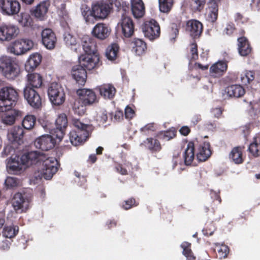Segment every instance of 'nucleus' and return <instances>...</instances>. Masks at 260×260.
I'll return each instance as SVG.
<instances>
[{
    "mask_svg": "<svg viewBox=\"0 0 260 260\" xmlns=\"http://www.w3.org/2000/svg\"><path fill=\"white\" fill-rule=\"evenodd\" d=\"M18 93L14 88L4 87L0 90V112L2 122L7 125L14 123L17 117L20 116L21 112L12 108L15 106L18 100Z\"/></svg>",
    "mask_w": 260,
    "mask_h": 260,
    "instance_id": "f257e3e1",
    "label": "nucleus"
},
{
    "mask_svg": "<svg viewBox=\"0 0 260 260\" xmlns=\"http://www.w3.org/2000/svg\"><path fill=\"white\" fill-rule=\"evenodd\" d=\"M41 154L37 151H32L24 153L21 156L15 155L11 157L7 167L13 173H17L25 168L41 160Z\"/></svg>",
    "mask_w": 260,
    "mask_h": 260,
    "instance_id": "f03ea898",
    "label": "nucleus"
},
{
    "mask_svg": "<svg viewBox=\"0 0 260 260\" xmlns=\"http://www.w3.org/2000/svg\"><path fill=\"white\" fill-rule=\"evenodd\" d=\"M112 6L105 3L98 2L92 5L82 8V15L86 23L93 24L98 19H103L110 13Z\"/></svg>",
    "mask_w": 260,
    "mask_h": 260,
    "instance_id": "7ed1b4c3",
    "label": "nucleus"
},
{
    "mask_svg": "<svg viewBox=\"0 0 260 260\" xmlns=\"http://www.w3.org/2000/svg\"><path fill=\"white\" fill-rule=\"evenodd\" d=\"M73 124L75 129L70 133V142L74 146H78L88 138L92 130V127L91 125L82 123L77 119L73 120Z\"/></svg>",
    "mask_w": 260,
    "mask_h": 260,
    "instance_id": "20e7f679",
    "label": "nucleus"
},
{
    "mask_svg": "<svg viewBox=\"0 0 260 260\" xmlns=\"http://www.w3.org/2000/svg\"><path fill=\"white\" fill-rule=\"evenodd\" d=\"M1 68L4 76L10 80L17 77L20 71L18 64L11 57H6L3 59Z\"/></svg>",
    "mask_w": 260,
    "mask_h": 260,
    "instance_id": "39448f33",
    "label": "nucleus"
},
{
    "mask_svg": "<svg viewBox=\"0 0 260 260\" xmlns=\"http://www.w3.org/2000/svg\"><path fill=\"white\" fill-rule=\"evenodd\" d=\"M49 99L55 106H60L65 101L66 94L63 88L58 83H51L48 89Z\"/></svg>",
    "mask_w": 260,
    "mask_h": 260,
    "instance_id": "423d86ee",
    "label": "nucleus"
},
{
    "mask_svg": "<svg viewBox=\"0 0 260 260\" xmlns=\"http://www.w3.org/2000/svg\"><path fill=\"white\" fill-rule=\"evenodd\" d=\"M41 156V160L39 161H43L42 176L47 180L50 179L57 171L59 166L58 162L55 157H48L43 160V158L44 157V153L40 152ZM37 162H39L38 161Z\"/></svg>",
    "mask_w": 260,
    "mask_h": 260,
    "instance_id": "0eeeda50",
    "label": "nucleus"
},
{
    "mask_svg": "<svg viewBox=\"0 0 260 260\" xmlns=\"http://www.w3.org/2000/svg\"><path fill=\"white\" fill-rule=\"evenodd\" d=\"M144 36L151 41L158 38L160 35V27L158 23L154 19L144 22L142 25Z\"/></svg>",
    "mask_w": 260,
    "mask_h": 260,
    "instance_id": "6e6552de",
    "label": "nucleus"
},
{
    "mask_svg": "<svg viewBox=\"0 0 260 260\" xmlns=\"http://www.w3.org/2000/svg\"><path fill=\"white\" fill-rule=\"evenodd\" d=\"M79 60L80 63L89 71L96 69L102 65L99 53L82 54Z\"/></svg>",
    "mask_w": 260,
    "mask_h": 260,
    "instance_id": "1a4fd4ad",
    "label": "nucleus"
},
{
    "mask_svg": "<svg viewBox=\"0 0 260 260\" xmlns=\"http://www.w3.org/2000/svg\"><path fill=\"white\" fill-rule=\"evenodd\" d=\"M135 23L132 18L123 15L118 23V28L122 38H129L134 36L135 31Z\"/></svg>",
    "mask_w": 260,
    "mask_h": 260,
    "instance_id": "9d476101",
    "label": "nucleus"
},
{
    "mask_svg": "<svg viewBox=\"0 0 260 260\" xmlns=\"http://www.w3.org/2000/svg\"><path fill=\"white\" fill-rule=\"evenodd\" d=\"M30 86H25L23 90L24 99L34 109H39L42 107V98L38 91Z\"/></svg>",
    "mask_w": 260,
    "mask_h": 260,
    "instance_id": "9b49d317",
    "label": "nucleus"
},
{
    "mask_svg": "<svg viewBox=\"0 0 260 260\" xmlns=\"http://www.w3.org/2000/svg\"><path fill=\"white\" fill-rule=\"evenodd\" d=\"M50 135H44L34 141V145L36 148L42 151H47L53 148L56 143V141L53 137Z\"/></svg>",
    "mask_w": 260,
    "mask_h": 260,
    "instance_id": "f8f14e48",
    "label": "nucleus"
},
{
    "mask_svg": "<svg viewBox=\"0 0 260 260\" xmlns=\"http://www.w3.org/2000/svg\"><path fill=\"white\" fill-rule=\"evenodd\" d=\"M0 8L3 14L12 16L19 13L21 6L17 0H0Z\"/></svg>",
    "mask_w": 260,
    "mask_h": 260,
    "instance_id": "ddd939ff",
    "label": "nucleus"
},
{
    "mask_svg": "<svg viewBox=\"0 0 260 260\" xmlns=\"http://www.w3.org/2000/svg\"><path fill=\"white\" fill-rule=\"evenodd\" d=\"M19 32V28L10 24H2L0 25V40L10 41L16 38Z\"/></svg>",
    "mask_w": 260,
    "mask_h": 260,
    "instance_id": "4468645a",
    "label": "nucleus"
},
{
    "mask_svg": "<svg viewBox=\"0 0 260 260\" xmlns=\"http://www.w3.org/2000/svg\"><path fill=\"white\" fill-rule=\"evenodd\" d=\"M56 128L52 133L53 136L60 141L64 135L65 130L68 126L67 117L65 114H60L55 121Z\"/></svg>",
    "mask_w": 260,
    "mask_h": 260,
    "instance_id": "2eb2a0df",
    "label": "nucleus"
},
{
    "mask_svg": "<svg viewBox=\"0 0 260 260\" xmlns=\"http://www.w3.org/2000/svg\"><path fill=\"white\" fill-rule=\"evenodd\" d=\"M186 30L188 31L190 36L194 39L199 38L203 30L202 23L195 19H191L186 22Z\"/></svg>",
    "mask_w": 260,
    "mask_h": 260,
    "instance_id": "dca6fc26",
    "label": "nucleus"
},
{
    "mask_svg": "<svg viewBox=\"0 0 260 260\" xmlns=\"http://www.w3.org/2000/svg\"><path fill=\"white\" fill-rule=\"evenodd\" d=\"M86 69L81 64L74 66L71 70V75L76 83L79 85L83 86L87 79V72Z\"/></svg>",
    "mask_w": 260,
    "mask_h": 260,
    "instance_id": "f3484780",
    "label": "nucleus"
},
{
    "mask_svg": "<svg viewBox=\"0 0 260 260\" xmlns=\"http://www.w3.org/2000/svg\"><path fill=\"white\" fill-rule=\"evenodd\" d=\"M111 31V28L107 24L98 23L93 28L91 34L95 38L104 40L109 36Z\"/></svg>",
    "mask_w": 260,
    "mask_h": 260,
    "instance_id": "a211bd4d",
    "label": "nucleus"
},
{
    "mask_svg": "<svg viewBox=\"0 0 260 260\" xmlns=\"http://www.w3.org/2000/svg\"><path fill=\"white\" fill-rule=\"evenodd\" d=\"M42 42L48 49H53L56 43V37L55 33L50 28L43 29L41 33Z\"/></svg>",
    "mask_w": 260,
    "mask_h": 260,
    "instance_id": "6ab92c4d",
    "label": "nucleus"
},
{
    "mask_svg": "<svg viewBox=\"0 0 260 260\" xmlns=\"http://www.w3.org/2000/svg\"><path fill=\"white\" fill-rule=\"evenodd\" d=\"M77 94L86 106H90L98 102L95 93L91 89L82 88L77 91Z\"/></svg>",
    "mask_w": 260,
    "mask_h": 260,
    "instance_id": "aec40b11",
    "label": "nucleus"
},
{
    "mask_svg": "<svg viewBox=\"0 0 260 260\" xmlns=\"http://www.w3.org/2000/svg\"><path fill=\"white\" fill-rule=\"evenodd\" d=\"M227 70L228 61L219 60L210 67V75L214 78H220L225 74Z\"/></svg>",
    "mask_w": 260,
    "mask_h": 260,
    "instance_id": "412c9836",
    "label": "nucleus"
},
{
    "mask_svg": "<svg viewBox=\"0 0 260 260\" xmlns=\"http://www.w3.org/2000/svg\"><path fill=\"white\" fill-rule=\"evenodd\" d=\"M197 149L196 157L199 161H205L210 157L212 152L209 142L200 144Z\"/></svg>",
    "mask_w": 260,
    "mask_h": 260,
    "instance_id": "4be33fe9",
    "label": "nucleus"
},
{
    "mask_svg": "<svg viewBox=\"0 0 260 260\" xmlns=\"http://www.w3.org/2000/svg\"><path fill=\"white\" fill-rule=\"evenodd\" d=\"M82 44L85 54L99 53L97 51L96 42L92 37L88 36H84L82 39Z\"/></svg>",
    "mask_w": 260,
    "mask_h": 260,
    "instance_id": "5701e85b",
    "label": "nucleus"
},
{
    "mask_svg": "<svg viewBox=\"0 0 260 260\" xmlns=\"http://www.w3.org/2000/svg\"><path fill=\"white\" fill-rule=\"evenodd\" d=\"M141 146H144L152 153H158L162 149L159 141L152 137L147 138L141 144Z\"/></svg>",
    "mask_w": 260,
    "mask_h": 260,
    "instance_id": "b1692460",
    "label": "nucleus"
},
{
    "mask_svg": "<svg viewBox=\"0 0 260 260\" xmlns=\"http://www.w3.org/2000/svg\"><path fill=\"white\" fill-rule=\"evenodd\" d=\"M24 131L20 126H14L8 134V138L12 143L20 145L22 142Z\"/></svg>",
    "mask_w": 260,
    "mask_h": 260,
    "instance_id": "393cba45",
    "label": "nucleus"
},
{
    "mask_svg": "<svg viewBox=\"0 0 260 260\" xmlns=\"http://www.w3.org/2000/svg\"><path fill=\"white\" fill-rule=\"evenodd\" d=\"M195 147L194 143L192 141L187 143L183 154L184 162L186 166L191 165L195 158Z\"/></svg>",
    "mask_w": 260,
    "mask_h": 260,
    "instance_id": "a878e982",
    "label": "nucleus"
},
{
    "mask_svg": "<svg viewBox=\"0 0 260 260\" xmlns=\"http://www.w3.org/2000/svg\"><path fill=\"white\" fill-rule=\"evenodd\" d=\"M42 56L38 53L32 54L25 64V69L28 72L33 71L41 63Z\"/></svg>",
    "mask_w": 260,
    "mask_h": 260,
    "instance_id": "bb28decb",
    "label": "nucleus"
},
{
    "mask_svg": "<svg viewBox=\"0 0 260 260\" xmlns=\"http://www.w3.org/2000/svg\"><path fill=\"white\" fill-rule=\"evenodd\" d=\"M238 51L240 55L246 56L249 55L252 51L248 39L244 36L238 38Z\"/></svg>",
    "mask_w": 260,
    "mask_h": 260,
    "instance_id": "cd10ccee",
    "label": "nucleus"
},
{
    "mask_svg": "<svg viewBox=\"0 0 260 260\" xmlns=\"http://www.w3.org/2000/svg\"><path fill=\"white\" fill-rule=\"evenodd\" d=\"M96 89L101 95L105 99H111L115 94L116 89L111 84H103L98 87Z\"/></svg>",
    "mask_w": 260,
    "mask_h": 260,
    "instance_id": "c85d7f7f",
    "label": "nucleus"
},
{
    "mask_svg": "<svg viewBox=\"0 0 260 260\" xmlns=\"http://www.w3.org/2000/svg\"><path fill=\"white\" fill-rule=\"evenodd\" d=\"M27 84L26 86H30L34 89L40 88L43 84V78L39 74L30 73L27 76Z\"/></svg>",
    "mask_w": 260,
    "mask_h": 260,
    "instance_id": "c756f323",
    "label": "nucleus"
},
{
    "mask_svg": "<svg viewBox=\"0 0 260 260\" xmlns=\"http://www.w3.org/2000/svg\"><path fill=\"white\" fill-rule=\"evenodd\" d=\"M132 51L139 56L145 53L147 49L146 43L142 39L135 38L131 43Z\"/></svg>",
    "mask_w": 260,
    "mask_h": 260,
    "instance_id": "7c9ffc66",
    "label": "nucleus"
},
{
    "mask_svg": "<svg viewBox=\"0 0 260 260\" xmlns=\"http://www.w3.org/2000/svg\"><path fill=\"white\" fill-rule=\"evenodd\" d=\"M225 92L230 97L240 98L245 93L244 88L239 85H232L225 88Z\"/></svg>",
    "mask_w": 260,
    "mask_h": 260,
    "instance_id": "2f4dec72",
    "label": "nucleus"
},
{
    "mask_svg": "<svg viewBox=\"0 0 260 260\" xmlns=\"http://www.w3.org/2000/svg\"><path fill=\"white\" fill-rule=\"evenodd\" d=\"M132 12L135 18H138L143 16L145 7L142 0H133L132 1Z\"/></svg>",
    "mask_w": 260,
    "mask_h": 260,
    "instance_id": "473e14b6",
    "label": "nucleus"
},
{
    "mask_svg": "<svg viewBox=\"0 0 260 260\" xmlns=\"http://www.w3.org/2000/svg\"><path fill=\"white\" fill-rule=\"evenodd\" d=\"M229 158L236 164H241L243 161L242 148L237 146L233 148L229 154Z\"/></svg>",
    "mask_w": 260,
    "mask_h": 260,
    "instance_id": "72a5a7b5",
    "label": "nucleus"
},
{
    "mask_svg": "<svg viewBox=\"0 0 260 260\" xmlns=\"http://www.w3.org/2000/svg\"><path fill=\"white\" fill-rule=\"evenodd\" d=\"M13 206L16 210L23 209L27 206V203L26 202L22 193H16L12 200Z\"/></svg>",
    "mask_w": 260,
    "mask_h": 260,
    "instance_id": "f704fd0d",
    "label": "nucleus"
},
{
    "mask_svg": "<svg viewBox=\"0 0 260 260\" xmlns=\"http://www.w3.org/2000/svg\"><path fill=\"white\" fill-rule=\"evenodd\" d=\"M249 152L254 157L260 155V136H256L249 146Z\"/></svg>",
    "mask_w": 260,
    "mask_h": 260,
    "instance_id": "c9c22d12",
    "label": "nucleus"
},
{
    "mask_svg": "<svg viewBox=\"0 0 260 260\" xmlns=\"http://www.w3.org/2000/svg\"><path fill=\"white\" fill-rule=\"evenodd\" d=\"M119 46L116 43H113L106 49L105 55L109 60H114L116 59L119 51Z\"/></svg>",
    "mask_w": 260,
    "mask_h": 260,
    "instance_id": "e433bc0d",
    "label": "nucleus"
},
{
    "mask_svg": "<svg viewBox=\"0 0 260 260\" xmlns=\"http://www.w3.org/2000/svg\"><path fill=\"white\" fill-rule=\"evenodd\" d=\"M86 106H87L84 104L83 101L79 98L74 101L72 109L75 113L79 115H82L86 112Z\"/></svg>",
    "mask_w": 260,
    "mask_h": 260,
    "instance_id": "4c0bfd02",
    "label": "nucleus"
},
{
    "mask_svg": "<svg viewBox=\"0 0 260 260\" xmlns=\"http://www.w3.org/2000/svg\"><path fill=\"white\" fill-rule=\"evenodd\" d=\"M214 250L216 252L217 257L219 259L226 257L230 251L229 247L224 244H215Z\"/></svg>",
    "mask_w": 260,
    "mask_h": 260,
    "instance_id": "58836bf2",
    "label": "nucleus"
},
{
    "mask_svg": "<svg viewBox=\"0 0 260 260\" xmlns=\"http://www.w3.org/2000/svg\"><path fill=\"white\" fill-rule=\"evenodd\" d=\"M48 11V8L45 3L38 5L34 10L32 14L35 17L43 20Z\"/></svg>",
    "mask_w": 260,
    "mask_h": 260,
    "instance_id": "ea45409f",
    "label": "nucleus"
},
{
    "mask_svg": "<svg viewBox=\"0 0 260 260\" xmlns=\"http://www.w3.org/2000/svg\"><path fill=\"white\" fill-rule=\"evenodd\" d=\"M19 232V227L17 225H12L6 226L4 228L3 234L7 238H13L15 237Z\"/></svg>",
    "mask_w": 260,
    "mask_h": 260,
    "instance_id": "a19ab883",
    "label": "nucleus"
},
{
    "mask_svg": "<svg viewBox=\"0 0 260 260\" xmlns=\"http://www.w3.org/2000/svg\"><path fill=\"white\" fill-rule=\"evenodd\" d=\"M36 117L32 115H26L22 122V125L24 128L30 130L32 129L36 123Z\"/></svg>",
    "mask_w": 260,
    "mask_h": 260,
    "instance_id": "79ce46f5",
    "label": "nucleus"
},
{
    "mask_svg": "<svg viewBox=\"0 0 260 260\" xmlns=\"http://www.w3.org/2000/svg\"><path fill=\"white\" fill-rule=\"evenodd\" d=\"M183 248V254L185 255L188 260H195L196 257L193 255L191 250V244L187 242H184L181 245Z\"/></svg>",
    "mask_w": 260,
    "mask_h": 260,
    "instance_id": "37998d69",
    "label": "nucleus"
},
{
    "mask_svg": "<svg viewBox=\"0 0 260 260\" xmlns=\"http://www.w3.org/2000/svg\"><path fill=\"white\" fill-rule=\"evenodd\" d=\"M177 131L174 127H171L167 131L160 132L159 134L160 138L166 141L173 139L176 136Z\"/></svg>",
    "mask_w": 260,
    "mask_h": 260,
    "instance_id": "c03bdc74",
    "label": "nucleus"
},
{
    "mask_svg": "<svg viewBox=\"0 0 260 260\" xmlns=\"http://www.w3.org/2000/svg\"><path fill=\"white\" fill-rule=\"evenodd\" d=\"M19 23L23 26L32 27L33 20L30 15L26 13H22L18 20Z\"/></svg>",
    "mask_w": 260,
    "mask_h": 260,
    "instance_id": "a18cd8bd",
    "label": "nucleus"
},
{
    "mask_svg": "<svg viewBox=\"0 0 260 260\" xmlns=\"http://www.w3.org/2000/svg\"><path fill=\"white\" fill-rule=\"evenodd\" d=\"M21 39L15 41L11 48V52L19 55L24 53Z\"/></svg>",
    "mask_w": 260,
    "mask_h": 260,
    "instance_id": "49530a36",
    "label": "nucleus"
},
{
    "mask_svg": "<svg viewBox=\"0 0 260 260\" xmlns=\"http://www.w3.org/2000/svg\"><path fill=\"white\" fill-rule=\"evenodd\" d=\"M159 10L163 13H168L171 10L173 4V0H159Z\"/></svg>",
    "mask_w": 260,
    "mask_h": 260,
    "instance_id": "de8ad7c7",
    "label": "nucleus"
},
{
    "mask_svg": "<svg viewBox=\"0 0 260 260\" xmlns=\"http://www.w3.org/2000/svg\"><path fill=\"white\" fill-rule=\"evenodd\" d=\"M206 0H192L190 7L191 10L196 12H201L203 10Z\"/></svg>",
    "mask_w": 260,
    "mask_h": 260,
    "instance_id": "09e8293b",
    "label": "nucleus"
},
{
    "mask_svg": "<svg viewBox=\"0 0 260 260\" xmlns=\"http://www.w3.org/2000/svg\"><path fill=\"white\" fill-rule=\"evenodd\" d=\"M139 205V202L134 198H131L124 201L121 205L122 208L125 210H129L133 207H137Z\"/></svg>",
    "mask_w": 260,
    "mask_h": 260,
    "instance_id": "8fccbe9b",
    "label": "nucleus"
},
{
    "mask_svg": "<svg viewBox=\"0 0 260 260\" xmlns=\"http://www.w3.org/2000/svg\"><path fill=\"white\" fill-rule=\"evenodd\" d=\"M215 230L216 228L214 224L211 222L205 224L202 232L205 236H209L212 235Z\"/></svg>",
    "mask_w": 260,
    "mask_h": 260,
    "instance_id": "3c124183",
    "label": "nucleus"
},
{
    "mask_svg": "<svg viewBox=\"0 0 260 260\" xmlns=\"http://www.w3.org/2000/svg\"><path fill=\"white\" fill-rule=\"evenodd\" d=\"M64 41L68 47L75 46L77 44L76 38L69 33L64 34Z\"/></svg>",
    "mask_w": 260,
    "mask_h": 260,
    "instance_id": "603ef678",
    "label": "nucleus"
},
{
    "mask_svg": "<svg viewBox=\"0 0 260 260\" xmlns=\"http://www.w3.org/2000/svg\"><path fill=\"white\" fill-rule=\"evenodd\" d=\"M218 9L217 5L212 7L208 14V20L212 23L215 22L218 18Z\"/></svg>",
    "mask_w": 260,
    "mask_h": 260,
    "instance_id": "864d4df0",
    "label": "nucleus"
},
{
    "mask_svg": "<svg viewBox=\"0 0 260 260\" xmlns=\"http://www.w3.org/2000/svg\"><path fill=\"white\" fill-rule=\"evenodd\" d=\"M236 30V28L234 23L230 22L226 24V26L224 29L223 32L225 34L231 36L234 34Z\"/></svg>",
    "mask_w": 260,
    "mask_h": 260,
    "instance_id": "5fc2aeb1",
    "label": "nucleus"
},
{
    "mask_svg": "<svg viewBox=\"0 0 260 260\" xmlns=\"http://www.w3.org/2000/svg\"><path fill=\"white\" fill-rule=\"evenodd\" d=\"M5 183L8 188H11L17 186L18 180L16 178L8 177L5 180Z\"/></svg>",
    "mask_w": 260,
    "mask_h": 260,
    "instance_id": "6e6d98bb",
    "label": "nucleus"
},
{
    "mask_svg": "<svg viewBox=\"0 0 260 260\" xmlns=\"http://www.w3.org/2000/svg\"><path fill=\"white\" fill-rule=\"evenodd\" d=\"M24 53L30 50L34 46V42L29 39H21Z\"/></svg>",
    "mask_w": 260,
    "mask_h": 260,
    "instance_id": "4d7b16f0",
    "label": "nucleus"
},
{
    "mask_svg": "<svg viewBox=\"0 0 260 260\" xmlns=\"http://www.w3.org/2000/svg\"><path fill=\"white\" fill-rule=\"evenodd\" d=\"M155 127L153 123L146 124L140 129V131L145 135H148L149 132H154Z\"/></svg>",
    "mask_w": 260,
    "mask_h": 260,
    "instance_id": "13d9d810",
    "label": "nucleus"
},
{
    "mask_svg": "<svg viewBox=\"0 0 260 260\" xmlns=\"http://www.w3.org/2000/svg\"><path fill=\"white\" fill-rule=\"evenodd\" d=\"M190 52L191 54V59L196 60L198 58V45L196 43L190 45Z\"/></svg>",
    "mask_w": 260,
    "mask_h": 260,
    "instance_id": "bf43d9fd",
    "label": "nucleus"
},
{
    "mask_svg": "<svg viewBox=\"0 0 260 260\" xmlns=\"http://www.w3.org/2000/svg\"><path fill=\"white\" fill-rule=\"evenodd\" d=\"M182 162L179 154L178 153L174 154L172 160L173 169H174L178 165L181 164Z\"/></svg>",
    "mask_w": 260,
    "mask_h": 260,
    "instance_id": "052dcab7",
    "label": "nucleus"
},
{
    "mask_svg": "<svg viewBox=\"0 0 260 260\" xmlns=\"http://www.w3.org/2000/svg\"><path fill=\"white\" fill-rule=\"evenodd\" d=\"M234 20L237 23H241L242 24H244L248 21V19L244 18V16L240 13H237L235 14Z\"/></svg>",
    "mask_w": 260,
    "mask_h": 260,
    "instance_id": "680f3d73",
    "label": "nucleus"
},
{
    "mask_svg": "<svg viewBox=\"0 0 260 260\" xmlns=\"http://www.w3.org/2000/svg\"><path fill=\"white\" fill-rule=\"evenodd\" d=\"M134 110L130 107L126 106L125 109V117L127 119H132L135 115Z\"/></svg>",
    "mask_w": 260,
    "mask_h": 260,
    "instance_id": "e2e57ef3",
    "label": "nucleus"
},
{
    "mask_svg": "<svg viewBox=\"0 0 260 260\" xmlns=\"http://www.w3.org/2000/svg\"><path fill=\"white\" fill-rule=\"evenodd\" d=\"M210 196L211 198L213 199V202L215 201H217L218 204L221 203V199L219 195V192H216L215 191L211 190L210 191Z\"/></svg>",
    "mask_w": 260,
    "mask_h": 260,
    "instance_id": "0e129e2a",
    "label": "nucleus"
},
{
    "mask_svg": "<svg viewBox=\"0 0 260 260\" xmlns=\"http://www.w3.org/2000/svg\"><path fill=\"white\" fill-rule=\"evenodd\" d=\"M115 169L117 172L122 175H125L128 174L126 169L123 168L122 165L120 164H117L115 167Z\"/></svg>",
    "mask_w": 260,
    "mask_h": 260,
    "instance_id": "69168bd1",
    "label": "nucleus"
},
{
    "mask_svg": "<svg viewBox=\"0 0 260 260\" xmlns=\"http://www.w3.org/2000/svg\"><path fill=\"white\" fill-rule=\"evenodd\" d=\"M11 243L7 239L2 241L0 244V249L3 250H8L10 247Z\"/></svg>",
    "mask_w": 260,
    "mask_h": 260,
    "instance_id": "338daca9",
    "label": "nucleus"
},
{
    "mask_svg": "<svg viewBox=\"0 0 260 260\" xmlns=\"http://www.w3.org/2000/svg\"><path fill=\"white\" fill-rule=\"evenodd\" d=\"M211 112L215 117L218 118L221 116L222 110L220 108H215L212 110Z\"/></svg>",
    "mask_w": 260,
    "mask_h": 260,
    "instance_id": "774afa93",
    "label": "nucleus"
}]
</instances>
